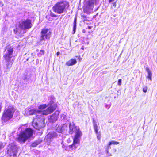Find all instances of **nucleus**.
Returning a JSON list of instances; mask_svg holds the SVG:
<instances>
[{
    "label": "nucleus",
    "instance_id": "f257e3e1",
    "mask_svg": "<svg viewBox=\"0 0 157 157\" xmlns=\"http://www.w3.org/2000/svg\"><path fill=\"white\" fill-rule=\"evenodd\" d=\"M42 112L43 111L38 109H30L29 108H27L25 109L24 113L25 116L38 114L36 117L34 118L32 123L33 126L36 129L40 130L44 127V119L42 115H43Z\"/></svg>",
    "mask_w": 157,
    "mask_h": 157
},
{
    "label": "nucleus",
    "instance_id": "f03ea898",
    "mask_svg": "<svg viewBox=\"0 0 157 157\" xmlns=\"http://www.w3.org/2000/svg\"><path fill=\"white\" fill-rule=\"evenodd\" d=\"M75 133V135L73 139V142L72 145H70V148L75 149L78 146L77 144H79L80 141V138L82 136V133L80 130L79 127L75 125L73 122L69 124V133L72 134Z\"/></svg>",
    "mask_w": 157,
    "mask_h": 157
},
{
    "label": "nucleus",
    "instance_id": "7ed1b4c3",
    "mask_svg": "<svg viewBox=\"0 0 157 157\" xmlns=\"http://www.w3.org/2000/svg\"><path fill=\"white\" fill-rule=\"evenodd\" d=\"M4 52L5 54L3 56V58L5 60L6 67L7 68L10 69L11 67L14 60L13 59H11L13 52V48L7 47Z\"/></svg>",
    "mask_w": 157,
    "mask_h": 157
},
{
    "label": "nucleus",
    "instance_id": "20e7f679",
    "mask_svg": "<svg viewBox=\"0 0 157 157\" xmlns=\"http://www.w3.org/2000/svg\"><path fill=\"white\" fill-rule=\"evenodd\" d=\"M68 2L66 1L60 2L56 4L52 7V10L56 13L61 14L63 13L67 8L69 6Z\"/></svg>",
    "mask_w": 157,
    "mask_h": 157
},
{
    "label": "nucleus",
    "instance_id": "39448f33",
    "mask_svg": "<svg viewBox=\"0 0 157 157\" xmlns=\"http://www.w3.org/2000/svg\"><path fill=\"white\" fill-rule=\"evenodd\" d=\"M33 134V130L30 128H27L25 131L21 132L17 138V140L19 142L24 143L32 136Z\"/></svg>",
    "mask_w": 157,
    "mask_h": 157
},
{
    "label": "nucleus",
    "instance_id": "423d86ee",
    "mask_svg": "<svg viewBox=\"0 0 157 157\" xmlns=\"http://www.w3.org/2000/svg\"><path fill=\"white\" fill-rule=\"evenodd\" d=\"M14 110L12 106H10L5 110L2 117V120L5 122L11 119L13 116Z\"/></svg>",
    "mask_w": 157,
    "mask_h": 157
},
{
    "label": "nucleus",
    "instance_id": "0eeeda50",
    "mask_svg": "<svg viewBox=\"0 0 157 157\" xmlns=\"http://www.w3.org/2000/svg\"><path fill=\"white\" fill-rule=\"evenodd\" d=\"M18 27L22 30L29 29L32 27L31 20L29 19L21 20L19 22Z\"/></svg>",
    "mask_w": 157,
    "mask_h": 157
},
{
    "label": "nucleus",
    "instance_id": "6e6552de",
    "mask_svg": "<svg viewBox=\"0 0 157 157\" xmlns=\"http://www.w3.org/2000/svg\"><path fill=\"white\" fill-rule=\"evenodd\" d=\"M53 103V101H50L49 104L48 105V106H49V105H50V106L47 108L46 110L43 111L42 112L43 115H47L52 113L54 111L56 107L52 105Z\"/></svg>",
    "mask_w": 157,
    "mask_h": 157
},
{
    "label": "nucleus",
    "instance_id": "1a4fd4ad",
    "mask_svg": "<svg viewBox=\"0 0 157 157\" xmlns=\"http://www.w3.org/2000/svg\"><path fill=\"white\" fill-rule=\"evenodd\" d=\"M40 41L44 40L46 39H49L51 35V32L48 29H43L41 32Z\"/></svg>",
    "mask_w": 157,
    "mask_h": 157
},
{
    "label": "nucleus",
    "instance_id": "9d476101",
    "mask_svg": "<svg viewBox=\"0 0 157 157\" xmlns=\"http://www.w3.org/2000/svg\"><path fill=\"white\" fill-rule=\"evenodd\" d=\"M94 6L93 5L89 4L86 7H84V12H86L89 14L91 13L93 10Z\"/></svg>",
    "mask_w": 157,
    "mask_h": 157
},
{
    "label": "nucleus",
    "instance_id": "9b49d317",
    "mask_svg": "<svg viewBox=\"0 0 157 157\" xmlns=\"http://www.w3.org/2000/svg\"><path fill=\"white\" fill-rule=\"evenodd\" d=\"M66 126L64 124L57 125L56 127V131L59 133H61L64 130Z\"/></svg>",
    "mask_w": 157,
    "mask_h": 157
},
{
    "label": "nucleus",
    "instance_id": "f8f14e48",
    "mask_svg": "<svg viewBox=\"0 0 157 157\" xmlns=\"http://www.w3.org/2000/svg\"><path fill=\"white\" fill-rule=\"evenodd\" d=\"M76 60L75 59H71L66 63V64L68 66L74 65L76 63Z\"/></svg>",
    "mask_w": 157,
    "mask_h": 157
},
{
    "label": "nucleus",
    "instance_id": "ddd939ff",
    "mask_svg": "<svg viewBox=\"0 0 157 157\" xmlns=\"http://www.w3.org/2000/svg\"><path fill=\"white\" fill-rule=\"evenodd\" d=\"M31 77V74L30 73L25 72L24 73L23 76L24 80H25L26 79H30Z\"/></svg>",
    "mask_w": 157,
    "mask_h": 157
},
{
    "label": "nucleus",
    "instance_id": "4468645a",
    "mask_svg": "<svg viewBox=\"0 0 157 157\" xmlns=\"http://www.w3.org/2000/svg\"><path fill=\"white\" fill-rule=\"evenodd\" d=\"M55 133H49L45 137V139H47V140H50L55 135H54Z\"/></svg>",
    "mask_w": 157,
    "mask_h": 157
},
{
    "label": "nucleus",
    "instance_id": "2eb2a0df",
    "mask_svg": "<svg viewBox=\"0 0 157 157\" xmlns=\"http://www.w3.org/2000/svg\"><path fill=\"white\" fill-rule=\"evenodd\" d=\"M93 126L94 128L95 133L96 134H98V128L97 125L96 121L94 120L93 121Z\"/></svg>",
    "mask_w": 157,
    "mask_h": 157
},
{
    "label": "nucleus",
    "instance_id": "dca6fc26",
    "mask_svg": "<svg viewBox=\"0 0 157 157\" xmlns=\"http://www.w3.org/2000/svg\"><path fill=\"white\" fill-rule=\"evenodd\" d=\"M146 70L148 73V78H149L150 80H151L152 77V73L151 72L150 70L148 68H146Z\"/></svg>",
    "mask_w": 157,
    "mask_h": 157
},
{
    "label": "nucleus",
    "instance_id": "f3484780",
    "mask_svg": "<svg viewBox=\"0 0 157 157\" xmlns=\"http://www.w3.org/2000/svg\"><path fill=\"white\" fill-rule=\"evenodd\" d=\"M119 144V143L118 142L114 141H111L109 142V143L107 147L108 149L109 148L111 144L117 145L118 144Z\"/></svg>",
    "mask_w": 157,
    "mask_h": 157
},
{
    "label": "nucleus",
    "instance_id": "a211bd4d",
    "mask_svg": "<svg viewBox=\"0 0 157 157\" xmlns=\"http://www.w3.org/2000/svg\"><path fill=\"white\" fill-rule=\"evenodd\" d=\"M41 142L40 141H37L33 143L31 145V147H34L37 146L38 144L40 143Z\"/></svg>",
    "mask_w": 157,
    "mask_h": 157
},
{
    "label": "nucleus",
    "instance_id": "6ab92c4d",
    "mask_svg": "<svg viewBox=\"0 0 157 157\" xmlns=\"http://www.w3.org/2000/svg\"><path fill=\"white\" fill-rule=\"evenodd\" d=\"M47 106L48 105H47L46 104L42 105H40L39 106L38 108L39 109H43L46 108Z\"/></svg>",
    "mask_w": 157,
    "mask_h": 157
},
{
    "label": "nucleus",
    "instance_id": "aec40b11",
    "mask_svg": "<svg viewBox=\"0 0 157 157\" xmlns=\"http://www.w3.org/2000/svg\"><path fill=\"white\" fill-rule=\"evenodd\" d=\"M147 87L146 86H144L143 88V91L145 93L147 92Z\"/></svg>",
    "mask_w": 157,
    "mask_h": 157
},
{
    "label": "nucleus",
    "instance_id": "412c9836",
    "mask_svg": "<svg viewBox=\"0 0 157 157\" xmlns=\"http://www.w3.org/2000/svg\"><path fill=\"white\" fill-rule=\"evenodd\" d=\"M96 0H89L88 2L89 4L93 5H94V3L95 2Z\"/></svg>",
    "mask_w": 157,
    "mask_h": 157
},
{
    "label": "nucleus",
    "instance_id": "4be33fe9",
    "mask_svg": "<svg viewBox=\"0 0 157 157\" xmlns=\"http://www.w3.org/2000/svg\"><path fill=\"white\" fill-rule=\"evenodd\" d=\"M14 33L15 34H18V33H20V32L19 31L18 29L17 28H16L14 30Z\"/></svg>",
    "mask_w": 157,
    "mask_h": 157
},
{
    "label": "nucleus",
    "instance_id": "5701e85b",
    "mask_svg": "<svg viewBox=\"0 0 157 157\" xmlns=\"http://www.w3.org/2000/svg\"><path fill=\"white\" fill-rule=\"evenodd\" d=\"M97 135V138L98 140H100L101 138V135L100 134H98V133Z\"/></svg>",
    "mask_w": 157,
    "mask_h": 157
},
{
    "label": "nucleus",
    "instance_id": "b1692460",
    "mask_svg": "<svg viewBox=\"0 0 157 157\" xmlns=\"http://www.w3.org/2000/svg\"><path fill=\"white\" fill-rule=\"evenodd\" d=\"M50 15L52 17H56L57 15H55L54 13L52 12H51L50 14Z\"/></svg>",
    "mask_w": 157,
    "mask_h": 157
},
{
    "label": "nucleus",
    "instance_id": "393cba45",
    "mask_svg": "<svg viewBox=\"0 0 157 157\" xmlns=\"http://www.w3.org/2000/svg\"><path fill=\"white\" fill-rule=\"evenodd\" d=\"M73 25H76V18L75 17L73 23Z\"/></svg>",
    "mask_w": 157,
    "mask_h": 157
},
{
    "label": "nucleus",
    "instance_id": "a878e982",
    "mask_svg": "<svg viewBox=\"0 0 157 157\" xmlns=\"http://www.w3.org/2000/svg\"><path fill=\"white\" fill-rule=\"evenodd\" d=\"M121 79H119L118 80V84L119 85H121Z\"/></svg>",
    "mask_w": 157,
    "mask_h": 157
},
{
    "label": "nucleus",
    "instance_id": "bb28decb",
    "mask_svg": "<svg viewBox=\"0 0 157 157\" xmlns=\"http://www.w3.org/2000/svg\"><path fill=\"white\" fill-rule=\"evenodd\" d=\"M4 147L3 144L2 142H0V149Z\"/></svg>",
    "mask_w": 157,
    "mask_h": 157
},
{
    "label": "nucleus",
    "instance_id": "cd10ccee",
    "mask_svg": "<svg viewBox=\"0 0 157 157\" xmlns=\"http://www.w3.org/2000/svg\"><path fill=\"white\" fill-rule=\"evenodd\" d=\"M44 50H41L40 51V53L42 55L44 54Z\"/></svg>",
    "mask_w": 157,
    "mask_h": 157
},
{
    "label": "nucleus",
    "instance_id": "c85d7f7f",
    "mask_svg": "<svg viewBox=\"0 0 157 157\" xmlns=\"http://www.w3.org/2000/svg\"><path fill=\"white\" fill-rule=\"evenodd\" d=\"M110 106H111L110 105H105V107L108 109H109L110 107Z\"/></svg>",
    "mask_w": 157,
    "mask_h": 157
},
{
    "label": "nucleus",
    "instance_id": "c756f323",
    "mask_svg": "<svg viewBox=\"0 0 157 157\" xmlns=\"http://www.w3.org/2000/svg\"><path fill=\"white\" fill-rule=\"evenodd\" d=\"M13 157H16L17 156V153L16 152H15V153H14L13 154Z\"/></svg>",
    "mask_w": 157,
    "mask_h": 157
},
{
    "label": "nucleus",
    "instance_id": "7c9ffc66",
    "mask_svg": "<svg viewBox=\"0 0 157 157\" xmlns=\"http://www.w3.org/2000/svg\"><path fill=\"white\" fill-rule=\"evenodd\" d=\"M113 6H114L115 7H116V3L115 2H114V3H113Z\"/></svg>",
    "mask_w": 157,
    "mask_h": 157
},
{
    "label": "nucleus",
    "instance_id": "2f4dec72",
    "mask_svg": "<svg viewBox=\"0 0 157 157\" xmlns=\"http://www.w3.org/2000/svg\"><path fill=\"white\" fill-rule=\"evenodd\" d=\"M76 25H73V29H76Z\"/></svg>",
    "mask_w": 157,
    "mask_h": 157
},
{
    "label": "nucleus",
    "instance_id": "473e14b6",
    "mask_svg": "<svg viewBox=\"0 0 157 157\" xmlns=\"http://www.w3.org/2000/svg\"><path fill=\"white\" fill-rule=\"evenodd\" d=\"M60 52H57V56H58Z\"/></svg>",
    "mask_w": 157,
    "mask_h": 157
},
{
    "label": "nucleus",
    "instance_id": "72a5a7b5",
    "mask_svg": "<svg viewBox=\"0 0 157 157\" xmlns=\"http://www.w3.org/2000/svg\"><path fill=\"white\" fill-rule=\"evenodd\" d=\"M75 30H76V29H73V31L74 32V33H75Z\"/></svg>",
    "mask_w": 157,
    "mask_h": 157
},
{
    "label": "nucleus",
    "instance_id": "f704fd0d",
    "mask_svg": "<svg viewBox=\"0 0 157 157\" xmlns=\"http://www.w3.org/2000/svg\"><path fill=\"white\" fill-rule=\"evenodd\" d=\"M56 113H57V115H58V114H59V112H56Z\"/></svg>",
    "mask_w": 157,
    "mask_h": 157
},
{
    "label": "nucleus",
    "instance_id": "c9c22d12",
    "mask_svg": "<svg viewBox=\"0 0 157 157\" xmlns=\"http://www.w3.org/2000/svg\"><path fill=\"white\" fill-rule=\"evenodd\" d=\"M88 28L89 29H90L91 28V27L90 26H88Z\"/></svg>",
    "mask_w": 157,
    "mask_h": 157
},
{
    "label": "nucleus",
    "instance_id": "e433bc0d",
    "mask_svg": "<svg viewBox=\"0 0 157 157\" xmlns=\"http://www.w3.org/2000/svg\"><path fill=\"white\" fill-rule=\"evenodd\" d=\"M51 98H52V99H53V98H54V97L53 96H51Z\"/></svg>",
    "mask_w": 157,
    "mask_h": 157
},
{
    "label": "nucleus",
    "instance_id": "4c0bfd02",
    "mask_svg": "<svg viewBox=\"0 0 157 157\" xmlns=\"http://www.w3.org/2000/svg\"><path fill=\"white\" fill-rule=\"evenodd\" d=\"M107 153H108V152H109V151H108V149H107Z\"/></svg>",
    "mask_w": 157,
    "mask_h": 157
},
{
    "label": "nucleus",
    "instance_id": "58836bf2",
    "mask_svg": "<svg viewBox=\"0 0 157 157\" xmlns=\"http://www.w3.org/2000/svg\"><path fill=\"white\" fill-rule=\"evenodd\" d=\"M54 116V115H52V116H51V118L52 119V117H53V116Z\"/></svg>",
    "mask_w": 157,
    "mask_h": 157
},
{
    "label": "nucleus",
    "instance_id": "ea45409f",
    "mask_svg": "<svg viewBox=\"0 0 157 157\" xmlns=\"http://www.w3.org/2000/svg\"><path fill=\"white\" fill-rule=\"evenodd\" d=\"M57 119V117L56 116V119Z\"/></svg>",
    "mask_w": 157,
    "mask_h": 157
},
{
    "label": "nucleus",
    "instance_id": "a19ab883",
    "mask_svg": "<svg viewBox=\"0 0 157 157\" xmlns=\"http://www.w3.org/2000/svg\"><path fill=\"white\" fill-rule=\"evenodd\" d=\"M21 128V127L19 128V129H20Z\"/></svg>",
    "mask_w": 157,
    "mask_h": 157
}]
</instances>
